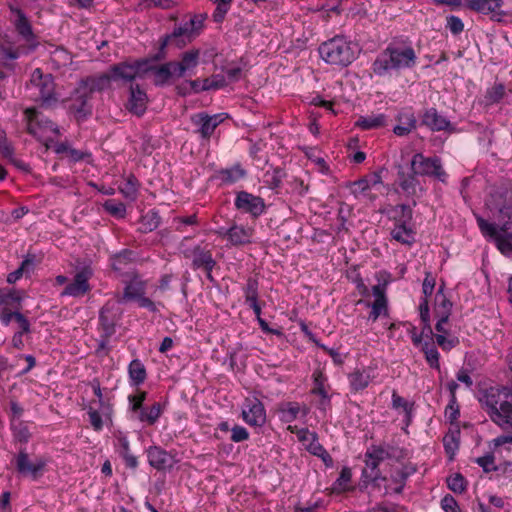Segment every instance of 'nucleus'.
<instances>
[{"label":"nucleus","instance_id":"nucleus-1","mask_svg":"<svg viewBox=\"0 0 512 512\" xmlns=\"http://www.w3.org/2000/svg\"><path fill=\"white\" fill-rule=\"evenodd\" d=\"M417 63V54L412 44L403 39H394L383 49L372 63V71L379 77L399 74L412 69Z\"/></svg>","mask_w":512,"mask_h":512},{"label":"nucleus","instance_id":"nucleus-2","mask_svg":"<svg viewBox=\"0 0 512 512\" xmlns=\"http://www.w3.org/2000/svg\"><path fill=\"white\" fill-rule=\"evenodd\" d=\"M481 404L486 407L493 422L512 430V392L507 387H490L483 392Z\"/></svg>","mask_w":512,"mask_h":512},{"label":"nucleus","instance_id":"nucleus-3","mask_svg":"<svg viewBox=\"0 0 512 512\" xmlns=\"http://www.w3.org/2000/svg\"><path fill=\"white\" fill-rule=\"evenodd\" d=\"M318 52L327 64L347 67L357 59L360 48L346 36L336 35L320 44Z\"/></svg>","mask_w":512,"mask_h":512},{"label":"nucleus","instance_id":"nucleus-4","mask_svg":"<svg viewBox=\"0 0 512 512\" xmlns=\"http://www.w3.org/2000/svg\"><path fill=\"white\" fill-rule=\"evenodd\" d=\"M500 217L502 220L500 229L480 216H477V223L482 234L493 240L502 254L510 256L512 254V203L500 209Z\"/></svg>","mask_w":512,"mask_h":512},{"label":"nucleus","instance_id":"nucleus-5","mask_svg":"<svg viewBox=\"0 0 512 512\" xmlns=\"http://www.w3.org/2000/svg\"><path fill=\"white\" fill-rule=\"evenodd\" d=\"M25 113L28 118V132L50 148L52 136L59 134L58 126L34 108L27 109Z\"/></svg>","mask_w":512,"mask_h":512},{"label":"nucleus","instance_id":"nucleus-6","mask_svg":"<svg viewBox=\"0 0 512 512\" xmlns=\"http://www.w3.org/2000/svg\"><path fill=\"white\" fill-rule=\"evenodd\" d=\"M30 96L35 101H41L43 105H51L56 101L55 84L51 74H43L41 69H35L31 74L30 83L27 86Z\"/></svg>","mask_w":512,"mask_h":512},{"label":"nucleus","instance_id":"nucleus-7","mask_svg":"<svg viewBox=\"0 0 512 512\" xmlns=\"http://www.w3.org/2000/svg\"><path fill=\"white\" fill-rule=\"evenodd\" d=\"M411 170L414 175L434 177L442 183L446 182L448 176L439 157H425L422 153L413 156Z\"/></svg>","mask_w":512,"mask_h":512},{"label":"nucleus","instance_id":"nucleus-8","mask_svg":"<svg viewBox=\"0 0 512 512\" xmlns=\"http://www.w3.org/2000/svg\"><path fill=\"white\" fill-rule=\"evenodd\" d=\"M196 33L193 26L190 25V20L175 27L172 33L166 34L161 38L160 47L158 52L153 56L152 60H162L166 56L165 49L169 44H175L177 47H183L187 42H190Z\"/></svg>","mask_w":512,"mask_h":512},{"label":"nucleus","instance_id":"nucleus-9","mask_svg":"<svg viewBox=\"0 0 512 512\" xmlns=\"http://www.w3.org/2000/svg\"><path fill=\"white\" fill-rule=\"evenodd\" d=\"M151 68L148 59L135 61L134 63L122 62L113 65L110 74L114 81L132 82L138 77L142 78Z\"/></svg>","mask_w":512,"mask_h":512},{"label":"nucleus","instance_id":"nucleus-10","mask_svg":"<svg viewBox=\"0 0 512 512\" xmlns=\"http://www.w3.org/2000/svg\"><path fill=\"white\" fill-rule=\"evenodd\" d=\"M243 421L251 427H262L266 423V410L255 396L246 397L241 411Z\"/></svg>","mask_w":512,"mask_h":512},{"label":"nucleus","instance_id":"nucleus-11","mask_svg":"<svg viewBox=\"0 0 512 512\" xmlns=\"http://www.w3.org/2000/svg\"><path fill=\"white\" fill-rule=\"evenodd\" d=\"M15 465L18 473L23 477H30L32 480H37L43 475L46 466V460L43 458H36L30 460L28 453L25 449H21L15 457Z\"/></svg>","mask_w":512,"mask_h":512},{"label":"nucleus","instance_id":"nucleus-12","mask_svg":"<svg viewBox=\"0 0 512 512\" xmlns=\"http://www.w3.org/2000/svg\"><path fill=\"white\" fill-rule=\"evenodd\" d=\"M465 5L474 12L489 16L495 22H502L507 17V13L502 10L503 0H466Z\"/></svg>","mask_w":512,"mask_h":512},{"label":"nucleus","instance_id":"nucleus-13","mask_svg":"<svg viewBox=\"0 0 512 512\" xmlns=\"http://www.w3.org/2000/svg\"><path fill=\"white\" fill-rule=\"evenodd\" d=\"M91 98L92 96L84 88L77 86L69 109L78 121H84L92 114Z\"/></svg>","mask_w":512,"mask_h":512},{"label":"nucleus","instance_id":"nucleus-14","mask_svg":"<svg viewBox=\"0 0 512 512\" xmlns=\"http://www.w3.org/2000/svg\"><path fill=\"white\" fill-rule=\"evenodd\" d=\"M226 118L224 113L209 115L205 112L197 113L191 116V122L198 127L197 133L204 139L210 138L215 129Z\"/></svg>","mask_w":512,"mask_h":512},{"label":"nucleus","instance_id":"nucleus-15","mask_svg":"<svg viewBox=\"0 0 512 512\" xmlns=\"http://www.w3.org/2000/svg\"><path fill=\"white\" fill-rule=\"evenodd\" d=\"M421 125L433 132L445 131L453 133L456 131L454 125L434 107L423 111L421 115Z\"/></svg>","mask_w":512,"mask_h":512},{"label":"nucleus","instance_id":"nucleus-16","mask_svg":"<svg viewBox=\"0 0 512 512\" xmlns=\"http://www.w3.org/2000/svg\"><path fill=\"white\" fill-rule=\"evenodd\" d=\"M234 204L238 210L249 213L253 217H258L265 211L264 200L246 191L237 193Z\"/></svg>","mask_w":512,"mask_h":512},{"label":"nucleus","instance_id":"nucleus-17","mask_svg":"<svg viewBox=\"0 0 512 512\" xmlns=\"http://www.w3.org/2000/svg\"><path fill=\"white\" fill-rule=\"evenodd\" d=\"M92 276V270L89 267H84L78 271L73 281L68 284L62 292V295L81 297L90 291L88 280Z\"/></svg>","mask_w":512,"mask_h":512},{"label":"nucleus","instance_id":"nucleus-18","mask_svg":"<svg viewBox=\"0 0 512 512\" xmlns=\"http://www.w3.org/2000/svg\"><path fill=\"white\" fill-rule=\"evenodd\" d=\"M119 320L118 308L115 303L107 302L100 310L99 322L103 330L102 337L107 340L115 333L116 323Z\"/></svg>","mask_w":512,"mask_h":512},{"label":"nucleus","instance_id":"nucleus-19","mask_svg":"<svg viewBox=\"0 0 512 512\" xmlns=\"http://www.w3.org/2000/svg\"><path fill=\"white\" fill-rule=\"evenodd\" d=\"M148 463L158 471L170 470L173 468L175 460L173 456L159 446H150L147 450Z\"/></svg>","mask_w":512,"mask_h":512},{"label":"nucleus","instance_id":"nucleus-20","mask_svg":"<svg viewBox=\"0 0 512 512\" xmlns=\"http://www.w3.org/2000/svg\"><path fill=\"white\" fill-rule=\"evenodd\" d=\"M376 377L373 366L355 369L348 375L350 389L353 392L362 391L368 387L370 382Z\"/></svg>","mask_w":512,"mask_h":512},{"label":"nucleus","instance_id":"nucleus-21","mask_svg":"<svg viewBox=\"0 0 512 512\" xmlns=\"http://www.w3.org/2000/svg\"><path fill=\"white\" fill-rule=\"evenodd\" d=\"M185 256L192 257V265L195 269L203 268L206 272H212L216 265L211 251L200 246H195L190 254L185 252Z\"/></svg>","mask_w":512,"mask_h":512},{"label":"nucleus","instance_id":"nucleus-22","mask_svg":"<svg viewBox=\"0 0 512 512\" xmlns=\"http://www.w3.org/2000/svg\"><path fill=\"white\" fill-rule=\"evenodd\" d=\"M11 12L14 14V19L12 23L15 27L17 33L27 42H31L34 40L35 35L32 30V26L24 14V12L15 7H11Z\"/></svg>","mask_w":512,"mask_h":512},{"label":"nucleus","instance_id":"nucleus-23","mask_svg":"<svg viewBox=\"0 0 512 512\" xmlns=\"http://www.w3.org/2000/svg\"><path fill=\"white\" fill-rule=\"evenodd\" d=\"M278 411L282 422L291 423L298 418L300 413L302 416H306L309 409L306 405H300L298 402H284L279 405Z\"/></svg>","mask_w":512,"mask_h":512},{"label":"nucleus","instance_id":"nucleus-24","mask_svg":"<svg viewBox=\"0 0 512 512\" xmlns=\"http://www.w3.org/2000/svg\"><path fill=\"white\" fill-rule=\"evenodd\" d=\"M146 283L139 277L132 278L126 283L123 291V295L118 299V303H125L128 301H136L142 295H145Z\"/></svg>","mask_w":512,"mask_h":512},{"label":"nucleus","instance_id":"nucleus-25","mask_svg":"<svg viewBox=\"0 0 512 512\" xmlns=\"http://www.w3.org/2000/svg\"><path fill=\"white\" fill-rule=\"evenodd\" d=\"M147 95L140 89L139 85L130 86V97L127 108L130 112L140 116L146 110Z\"/></svg>","mask_w":512,"mask_h":512},{"label":"nucleus","instance_id":"nucleus-26","mask_svg":"<svg viewBox=\"0 0 512 512\" xmlns=\"http://www.w3.org/2000/svg\"><path fill=\"white\" fill-rule=\"evenodd\" d=\"M398 125L393 128L397 136H406L416 128L417 120L410 110H403L397 116Z\"/></svg>","mask_w":512,"mask_h":512},{"label":"nucleus","instance_id":"nucleus-27","mask_svg":"<svg viewBox=\"0 0 512 512\" xmlns=\"http://www.w3.org/2000/svg\"><path fill=\"white\" fill-rule=\"evenodd\" d=\"M253 230L239 225H233L226 230L225 234L231 245L239 246L251 242Z\"/></svg>","mask_w":512,"mask_h":512},{"label":"nucleus","instance_id":"nucleus-28","mask_svg":"<svg viewBox=\"0 0 512 512\" xmlns=\"http://www.w3.org/2000/svg\"><path fill=\"white\" fill-rule=\"evenodd\" d=\"M112 80L111 74H102L97 77H88L79 82V86L84 88L91 96L96 91L107 89Z\"/></svg>","mask_w":512,"mask_h":512},{"label":"nucleus","instance_id":"nucleus-29","mask_svg":"<svg viewBox=\"0 0 512 512\" xmlns=\"http://www.w3.org/2000/svg\"><path fill=\"white\" fill-rule=\"evenodd\" d=\"M247 175L246 170L239 164L218 171L217 178L222 184L232 185L239 180L245 178Z\"/></svg>","mask_w":512,"mask_h":512},{"label":"nucleus","instance_id":"nucleus-30","mask_svg":"<svg viewBox=\"0 0 512 512\" xmlns=\"http://www.w3.org/2000/svg\"><path fill=\"white\" fill-rule=\"evenodd\" d=\"M392 239L405 245H411L415 241V232L408 226V223L395 222L394 228L390 232Z\"/></svg>","mask_w":512,"mask_h":512},{"label":"nucleus","instance_id":"nucleus-31","mask_svg":"<svg viewBox=\"0 0 512 512\" xmlns=\"http://www.w3.org/2000/svg\"><path fill=\"white\" fill-rule=\"evenodd\" d=\"M386 122V115L381 113L360 116L356 121L355 125L363 130H371L385 126Z\"/></svg>","mask_w":512,"mask_h":512},{"label":"nucleus","instance_id":"nucleus-32","mask_svg":"<svg viewBox=\"0 0 512 512\" xmlns=\"http://www.w3.org/2000/svg\"><path fill=\"white\" fill-rule=\"evenodd\" d=\"M163 407L161 403L155 402L150 407L141 408L138 413V419L148 425H154L162 414Z\"/></svg>","mask_w":512,"mask_h":512},{"label":"nucleus","instance_id":"nucleus-33","mask_svg":"<svg viewBox=\"0 0 512 512\" xmlns=\"http://www.w3.org/2000/svg\"><path fill=\"white\" fill-rule=\"evenodd\" d=\"M139 186L140 184L138 179L134 175H129L119 185V191L126 199L135 201L138 196Z\"/></svg>","mask_w":512,"mask_h":512},{"label":"nucleus","instance_id":"nucleus-34","mask_svg":"<svg viewBox=\"0 0 512 512\" xmlns=\"http://www.w3.org/2000/svg\"><path fill=\"white\" fill-rule=\"evenodd\" d=\"M128 373L131 384L134 386L142 384L147 376L145 366L139 359H134L130 362Z\"/></svg>","mask_w":512,"mask_h":512},{"label":"nucleus","instance_id":"nucleus-35","mask_svg":"<svg viewBox=\"0 0 512 512\" xmlns=\"http://www.w3.org/2000/svg\"><path fill=\"white\" fill-rule=\"evenodd\" d=\"M380 462L374 457L368 455V450L365 453V468L363 469L362 475L369 481H377L381 478L380 471L378 469Z\"/></svg>","mask_w":512,"mask_h":512},{"label":"nucleus","instance_id":"nucleus-36","mask_svg":"<svg viewBox=\"0 0 512 512\" xmlns=\"http://www.w3.org/2000/svg\"><path fill=\"white\" fill-rule=\"evenodd\" d=\"M21 300V293L17 290L0 291V304L9 306L11 309L19 310Z\"/></svg>","mask_w":512,"mask_h":512},{"label":"nucleus","instance_id":"nucleus-37","mask_svg":"<svg viewBox=\"0 0 512 512\" xmlns=\"http://www.w3.org/2000/svg\"><path fill=\"white\" fill-rule=\"evenodd\" d=\"M88 415L90 424L95 431H101L104 426V419L109 418L102 415L101 408L94 404H89Z\"/></svg>","mask_w":512,"mask_h":512},{"label":"nucleus","instance_id":"nucleus-38","mask_svg":"<svg viewBox=\"0 0 512 512\" xmlns=\"http://www.w3.org/2000/svg\"><path fill=\"white\" fill-rule=\"evenodd\" d=\"M152 67L150 71L154 73V83L155 85H164L168 82V80L173 76V72L170 71L168 63L162 64L160 66H154L150 63Z\"/></svg>","mask_w":512,"mask_h":512},{"label":"nucleus","instance_id":"nucleus-39","mask_svg":"<svg viewBox=\"0 0 512 512\" xmlns=\"http://www.w3.org/2000/svg\"><path fill=\"white\" fill-rule=\"evenodd\" d=\"M34 267V258L27 257L25 258L21 265L13 272L9 273L7 276V282L12 284L19 280L24 273L29 272Z\"/></svg>","mask_w":512,"mask_h":512},{"label":"nucleus","instance_id":"nucleus-40","mask_svg":"<svg viewBox=\"0 0 512 512\" xmlns=\"http://www.w3.org/2000/svg\"><path fill=\"white\" fill-rule=\"evenodd\" d=\"M313 441L309 445V451L320 457L326 466L330 467L333 465L332 457L329 455V453L324 449V447L316 440V434H312Z\"/></svg>","mask_w":512,"mask_h":512},{"label":"nucleus","instance_id":"nucleus-41","mask_svg":"<svg viewBox=\"0 0 512 512\" xmlns=\"http://www.w3.org/2000/svg\"><path fill=\"white\" fill-rule=\"evenodd\" d=\"M393 218L397 223H409L412 219L413 211L409 205L400 204L392 209Z\"/></svg>","mask_w":512,"mask_h":512},{"label":"nucleus","instance_id":"nucleus-42","mask_svg":"<svg viewBox=\"0 0 512 512\" xmlns=\"http://www.w3.org/2000/svg\"><path fill=\"white\" fill-rule=\"evenodd\" d=\"M159 225H160V216L158 215V213H156L154 211H149L147 214L142 216L140 229L144 233L151 232V231L157 229Z\"/></svg>","mask_w":512,"mask_h":512},{"label":"nucleus","instance_id":"nucleus-43","mask_svg":"<svg viewBox=\"0 0 512 512\" xmlns=\"http://www.w3.org/2000/svg\"><path fill=\"white\" fill-rule=\"evenodd\" d=\"M103 208L106 212L116 218H124L126 215V206L122 202L113 199L106 200L103 203Z\"/></svg>","mask_w":512,"mask_h":512},{"label":"nucleus","instance_id":"nucleus-44","mask_svg":"<svg viewBox=\"0 0 512 512\" xmlns=\"http://www.w3.org/2000/svg\"><path fill=\"white\" fill-rule=\"evenodd\" d=\"M415 471H416V469L414 467H412V466H404L402 469L398 470L392 476V480L395 483L399 484V486L394 489L396 493H401L402 492V490L404 488L405 481Z\"/></svg>","mask_w":512,"mask_h":512},{"label":"nucleus","instance_id":"nucleus-45","mask_svg":"<svg viewBox=\"0 0 512 512\" xmlns=\"http://www.w3.org/2000/svg\"><path fill=\"white\" fill-rule=\"evenodd\" d=\"M92 386L94 394L97 397V400L91 401L90 404L99 406L101 408L102 415H104L105 417H109L111 415L112 408L108 403L104 402L99 382H94Z\"/></svg>","mask_w":512,"mask_h":512},{"label":"nucleus","instance_id":"nucleus-46","mask_svg":"<svg viewBox=\"0 0 512 512\" xmlns=\"http://www.w3.org/2000/svg\"><path fill=\"white\" fill-rule=\"evenodd\" d=\"M216 5L213 13V20L220 23L224 20L227 12L230 10L232 0H212Z\"/></svg>","mask_w":512,"mask_h":512},{"label":"nucleus","instance_id":"nucleus-47","mask_svg":"<svg viewBox=\"0 0 512 512\" xmlns=\"http://www.w3.org/2000/svg\"><path fill=\"white\" fill-rule=\"evenodd\" d=\"M505 94V87L503 84H495L489 88L485 95L486 104L492 105L498 103Z\"/></svg>","mask_w":512,"mask_h":512},{"label":"nucleus","instance_id":"nucleus-48","mask_svg":"<svg viewBox=\"0 0 512 512\" xmlns=\"http://www.w3.org/2000/svg\"><path fill=\"white\" fill-rule=\"evenodd\" d=\"M447 485L454 493H463L466 490L467 481L460 473H456L447 478Z\"/></svg>","mask_w":512,"mask_h":512},{"label":"nucleus","instance_id":"nucleus-49","mask_svg":"<svg viewBox=\"0 0 512 512\" xmlns=\"http://www.w3.org/2000/svg\"><path fill=\"white\" fill-rule=\"evenodd\" d=\"M326 377L325 375L320 371L317 370L313 373V384L314 387L312 389V393L320 396V397H326L327 390L325 389V383Z\"/></svg>","mask_w":512,"mask_h":512},{"label":"nucleus","instance_id":"nucleus-50","mask_svg":"<svg viewBox=\"0 0 512 512\" xmlns=\"http://www.w3.org/2000/svg\"><path fill=\"white\" fill-rule=\"evenodd\" d=\"M392 407L394 409L402 408L407 417V422L411 420L413 405L408 403L403 397L399 396L395 391L392 394Z\"/></svg>","mask_w":512,"mask_h":512},{"label":"nucleus","instance_id":"nucleus-51","mask_svg":"<svg viewBox=\"0 0 512 512\" xmlns=\"http://www.w3.org/2000/svg\"><path fill=\"white\" fill-rule=\"evenodd\" d=\"M199 59V51L198 50H190L183 53L181 57V61L179 62L183 67H185L186 71H189L195 68L198 64Z\"/></svg>","mask_w":512,"mask_h":512},{"label":"nucleus","instance_id":"nucleus-52","mask_svg":"<svg viewBox=\"0 0 512 512\" xmlns=\"http://www.w3.org/2000/svg\"><path fill=\"white\" fill-rule=\"evenodd\" d=\"M423 351L425 353V358L429 365L432 368L439 369V352L437 351V349L433 345L425 343L423 346Z\"/></svg>","mask_w":512,"mask_h":512},{"label":"nucleus","instance_id":"nucleus-53","mask_svg":"<svg viewBox=\"0 0 512 512\" xmlns=\"http://www.w3.org/2000/svg\"><path fill=\"white\" fill-rule=\"evenodd\" d=\"M132 252L124 250L112 258V267L114 270L121 271L126 264L131 261Z\"/></svg>","mask_w":512,"mask_h":512},{"label":"nucleus","instance_id":"nucleus-54","mask_svg":"<svg viewBox=\"0 0 512 512\" xmlns=\"http://www.w3.org/2000/svg\"><path fill=\"white\" fill-rule=\"evenodd\" d=\"M175 4L174 0H141L139 2L140 9H150L157 7L161 9H169Z\"/></svg>","mask_w":512,"mask_h":512},{"label":"nucleus","instance_id":"nucleus-55","mask_svg":"<svg viewBox=\"0 0 512 512\" xmlns=\"http://www.w3.org/2000/svg\"><path fill=\"white\" fill-rule=\"evenodd\" d=\"M352 477L351 470L348 467H344L337 480L333 484V489L337 491H344L347 489V484L350 482Z\"/></svg>","mask_w":512,"mask_h":512},{"label":"nucleus","instance_id":"nucleus-56","mask_svg":"<svg viewBox=\"0 0 512 512\" xmlns=\"http://www.w3.org/2000/svg\"><path fill=\"white\" fill-rule=\"evenodd\" d=\"M387 301L375 300L371 306L369 320L375 322L381 315H387Z\"/></svg>","mask_w":512,"mask_h":512},{"label":"nucleus","instance_id":"nucleus-57","mask_svg":"<svg viewBox=\"0 0 512 512\" xmlns=\"http://www.w3.org/2000/svg\"><path fill=\"white\" fill-rule=\"evenodd\" d=\"M245 302L258 299V281L255 278H248L244 287Z\"/></svg>","mask_w":512,"mask_h":512},{"label":"nucleus","instance_id":"nucleus-58","mask_svg":"<svg viewBox=\"0 0 512 512\" xmlns=\"http://www.w3.org/2000/svg\"><path fill=\"white\" fill-rule=\"evenodd\" d=\"M351 193L358 197L361 194H364L367 190H369L370 187V181L366 177L361 178L357 181L351 182L350 185Z\"/></svg>","mask_w":512,"mask_h":512},{"label":"nucleus","instance_id":"nucleus-59","mask_svg":"<svg viewBox=\"0 0 512 512\" xmlns=\"http://www.w3.org/2000/svg\"><path fill=\"white\" fill-rule=\"evenodd\" d=\"M12 429L14 432L15 438L20 442H27L30 438V433L28 428L21 422L12 423Z\"/></svg>","mask_w":512,"mask_h":512},{"label":"nucleus","instance_id":"nucleus-60","mask_svg":"<svg viewBox=\"0 0 512 512\" xmlns=\"http://www.w3.org/2000/svg\"><path fill=\"white\" fill-rule=\"evenodd\" d=\"M265 176L267 178L266 182L269 187L275 189L281 185L284 172L281 169H274L271 174L267 172Z\"/></svg>","mask_w":512,"mask_h":512},{"label":"nucleus","instance_id":"nucleus-61","mask_svg":"<svg viewBox=\"0 0 512 512\" xmlns=\"http://www.w3.org/2000/svg\"><path fill=\"white\" fill-rule=\"evenodd\" d=\"M447 28L451 31L452 34L458 35L464 29V24L462 20L454 15H450L447 17Z\"/></svg>","mask_w":512,"mask_h":512},{"label":"nucleus","instance_id":"nucleus-62","mask_svg":"<svg viewBox=\"0 0 512 512\" xmlns=\"http://www.w3.org/2000/svg\"><path fill=\"white\" fill-rule=\"evenodd\" d=\"M146 399V392L140 391L135 395L129 396V402L131 404V409L133 412H138L141 408H143V402Z\"/></svg>","mask_w":512,"mask_h":512},{"label":"nucleus","instance_id":"nucleus-63","mask_svg":"<svg viewBox=\"0 0 512 512\" xmlns=\"http://www.w3.org/2000/svg\"><path fill=\"white\" fill-rule=\"evenodd\" d=\"M249 438V432L247 431L246 428L242 427V426H239V425H235L232 429H231V440L233 442H242V441H245Z\"/></svg>","mask_w":512,"mask_h":512},{"label":"nucleus","instance_id":"nucleus-64","mask_svg":"<svg viewBox=\"0 0 512 512\" xmlns=\"http://www.w3.org/2000/svg\"><path fill=\"white\" fill-rule=\"evenodd\" d=\"M441 506L445 512H458V504L453 496L446 495L441 500Z\"/></svg>","mask_w":512,"mask_h":512}]
</instances>
